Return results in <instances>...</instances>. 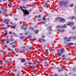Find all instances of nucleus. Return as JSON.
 I'll use <instances>...</instances> for the list:
<instances>
[{"label":"nucleus","mask_w":76,"mask_h":76,"mask_svg":"<svg viewBox=\"0 0 76 76\" xmlns=\"http://www.w3.org/2000/svg\"><path fill=\"white\" fill-rule=\"evenodd\" d=\"M28 64H29V65H31V64H32V63L31 62H29L28 63Z\"/></svg>","instance_id":"38"},{"label":"nucleus","mask_w":76,"mask_h":76,"mask_svg":"<svg viewBox=\"0 0 76 76\" xmlns=\"http://www.w3.org/2000/svg\"><path fill=\"white\" fill-rule=\"evenodd\" d=\"M68 3V1H61L59 3L60 6H64L65 7H67V4Z\"/></svg>","instance_id":"1"},{"label":"nucleus","mask_w":76,"mask_h":76,"mask_svg":"<svg viewBox=\"0 0 76 76\" xmlns=\"http://www.w3.org/2000/svg\"><path fill=\"white\" fill-rule=\"evenodd\" d=\"M13 35H15V32H13L12 33Z\"/></svg>","instance_id":"45"},{"label":"nucleus","mask_w":76,"mask_h":76,"mask_svg":"<svg viewBox=\"0 0 76 76\" xmlns=\"http://www.w3.org/2000/svg\"><path fill=\"white\" fill-rule=\"evenodd\" d=\"M12 48H15L16 47V46H15V45H13L12 46Z\"/></svg>","instance_id":"34"},{"label":"nucleus","mask_w":76,"mask_h":76,"mask_svg":"<svg viewBox=\"0 0 76 76\" xmlns=\"http://www.w3.org/2000/svg\"><path fill=\"white\" fill-rule=\"evenodd\" d=\"M27 64V63H24V66H25V65H26Z\"/></svg>","instance_id":"57"},{"label":"nucleus","mask_w":76,"mask_h":76,"mask_svg":"<svg viewBox=\"0 0 76 76\" xmlns=\"http://www.w3.org/2000/svg\"><path fill=\"white\" fill-rule=\"evenodd\" d=\"M1 28L2 30H6V28L4 27H1Z\"/></svg>","instance_id":"12"},{"label":"nucleus","mask_w":76,"mask_h":76,"mask_svg":"<svg viewBox=\"0 0 76 76\" xmlns=\"http://www.w3.org/2000/svg\"><path fill=\"white\" fill-rule=\"evenodd\" d=\"M46 54H48V51H46Z\"/></svg>","instance_id":"55"},{"label":"nucleus","mask_w":76,"mask_h":76,"mask_svg":"<svg viewBox=\"0 0 76 76\" xmlns=\"http://www.w3.org/2000/svg\"><path fill=\"white\" fill-rule=\"evenodd\" d=\"M28 34V33L26 32L25 33V35H27Z\"/></svg>","instance_id":"59"},{"label":"nucleus","mask_w":76,"mask_h":76,"mask_svg":"<svg viewBox=\"0 0 76 76\" xmlns=\"http://www.w3.org/2000/svg\"><path fill=\"white\" fill-rule=\"evenodd\" d=\"M6 42V44H9V40H8V39H7V40Z\"/></svg>","instance_id":"18"},{"label":"nucleus","mask_w":76,"mask_h":76,"mask_svg":"<svg viewBox=\"0 0 76 76\" xmlns=\"http://www.w3.org/2000/svg\"><path fill=\"white\" fill-rule=\"evenodd\" d=\"M3 55L4 56L5 55H6V53L5 52H4L3 53Z\"/></svg>","instance_id":"49"},{"label":"nucleus","mask_w":76,"mask_h":76,"mask_svg":"<svg viewBox=\"0 0 76 76\" xmlns=\"http://www.w3.org/2000/svg\"><path fill=\"white\" fill-rule=\"evenodd\" d=\"M61 22H65V19L62 18H61V19L60 20Z\"/></svg>","instance_id":"7"},{"label":"nucleus","mask_w":76,"mask_h":76,"mask_svg":"<svg viewBox=\"0 0 76 76\" xmlns=\"http://www.w3.org/2000/svg\"><path fill=\"white\" fill-rule=\"evenodd\" d=\"M9 3L10 6H12V2H9Z\"/></svg>","instance_id":"19"},{"label":"nucleus","mask_w":76,"mask_h":76,"mask_svg":"<svg viewBox=\"0 0 76 76\" xmlns=\"http://www.w3.org/2000/svg\"><path fill=\"white\" fill-rule=\"evenodd\" d=\"M49 34H51V32H50L49 33Z\"/></svg>","instance_id":"62"},{"label":"nucleus","mask_w":76,"mask_h":76,"mask_svg":"<svg viewBox=\"0 0 76 76\" xmlns=\"http://www.w3.org/2000/svg\"><path fill=\"white\" fill-rule=\"evenodd\" d=\"M47 3H46L44 5V7H46L47 6Z\"/></svg>","instance_id":"28"},{"label":"nucleus","mask_w":76,"mask_h":76,"mask_svg":"<svg viewBox=\"0 0 76 76\" xmlns=\"http://www.w3.org/2000/svg\"><path fill=\"white\" fill-rule=\"evenodd\" d=\"M64 49L63 48H62L61 49V51H60V52H58V54L59 56H61V54H63V53L64 52Z\"/></svg>","instance_id":"3"},{"label":"nucleus","mask_w":76,"mask_h":76,"mask_svg":"<svg viewBox=\"0 0 76 76\" xmlns=\"http://www.w3.org/2000/svg\"><path fill=\"white\" fill-rule=\"evenodd\" d=\"M43 63L45 65H46V64H47V62L45 61V62H44Z\"/></svg>","instance_id":"22"},{"label":"nucleus","mask_w":76,"mask_h":76,"mask_svg":"<svg viewBox=\"0 0 76 76\" xmlns=\"http://www.w3.org/2000/svg\"><path fill=\"white\" fill-rule=\"evenodd\" d=\"M46 23V22H42V23L43 24H45V23Z\"/></svg>","instance_id":"48"},{"label":"nucleus","mask_w":76,"mask_h":76,"mask_svg":"<svg viewBox=\"0 0 76 76\" xmlns=\"http://www.w3.org/2000/svg\"><path fill=\"white\" fill-rule=\"evenodd\" d=\"M67 39V37H64V40H65V41H66V40Z\"/></svg>","instance_id":"29"},{"label":"nucleus","mask_w":76,"mask_h":76,"mask_svg":"<svg viewBox=\"0 0 76 76\" xmlns=\"http://www.w3.org/2000/svg\"><path fill=\"white\" fill-rule=\"evenodd\" d=\"M42 41H43V42H45V40L44 39H42Z\"/></svg>","instance_id":"37"},{"label":"nucleus","mask_w":76,"mask_h":76,"mask_svg":"<svg viewBox=\"0 0 76 76\" xmlns=\"http://www.w3.org/2000/svg\"><path fill=\"white\" fill-rule=\"evenodd\" d=\"M34 32L35 34H38L39 32V30H36L34 31Z\"/></svg>","instance_id":"11"},{"label":"nucleus","mask_w":76,"mask_h":76,"mask_svg":"<svg viewBox=\"0 0 76 76\" xmlns=\"http://www.w3.org/2000/svg\"><path fill=\"white\" fill-rule=\"evenodd\" d=\"M25 46H23V47H22V48H25Z\"/></svg>","instance_id":"54"},{"label":"nucleus","mask_w":76,"mask_h":76,"mask_svg":"<svg viewBox=\"0 0 76 76\" xmlns=\"http://www.w3.org/2000/svg\"><path fill=\"white\" fill-rule=\"evenodd\" d=\"M28 38H31V36H28Z\"/></svg>","instance_id":"39"},{"label":"nucleus","mask_w":76,"mask_h":76,"mask_svg":"<svg viewBox=\"0 0 76 76\" xmlns=\"http://www.w3.org/2000/svg\"><path fill=\"white\" fill-rule=\"evenodd\" d=\"M74 24V23L73 22H69L67 24V25H73Z\"/></svg>","instance_id":"6"},{"label":"nucleus","mask_w":76,"mask_h":76,"mask_svg":"<svg viewBox=\"0 0 76 76\" xmlns=\"http://www.w3.org/2000/svg\"><path fill=\"white\" fill-rule=\"evenodd\" d=\"M23 38L24 37H20V39H23Z\"/></svg>","instance_id":"40"},{"label":"nucleus","mask_w":76,"mask_h":76,"mask_svg":"<svg viewBox=\"0 0 76 76\" xmlns=\"http://www.w3.org/2000/svg\"><path fill=\"white\" fill-rule=\"evenodd\" d=\"M20 10H23V13L25 14V15H29V12L28 11V10H24L22 9V7L20 6Z\"/></svg>","instance_id":"2"},{"label":"nucleus","mask_w":76,"mask_h":76,"mask_svg":"<svg viewBox=\"0 0 76 76\" xmlns=\"http://www.w3.org/2000/svg\"><path fill=\"white\" fill-rule=\"evenodd\" d=\"M29 29H32V30H33V28H32V27H30L29 28H28Z\"/></svg>","instance_id":"30"},{"label":"nucleus","mask_w":76,"mask_h":76,"mask_svg":"<svg viewBox=\"0 0 76 76\" xmlns=\"http://www.w3.org/2000/svg\"><path fill=\"white\" fill-rule=\"evenodd\" d=\"M46 17H45V15H44L43 18H42V20H44L45 19V18Z\"/></svg>","instance_id":"21"},{"label":"nucleus","mask_w":76,"mask_h":76,"mask_svg":"<svg viewBox=\"0 0 76 76\" xmlns=\"http://www.w3.org/2000/svg\"><path fill=\"white\" fill-rule=\"evenodd\" d=\"M22 8H23V9H26V7L25 6H23L22 7Z\"/></svg>","instance_id":"25"},{"label":"nucleus","mask_w":76,"mask_h":76,"mask_svg":"<svg viewBox=\"0 0 76 76\" xmlns=\"http://www.w3.org/2000/svg\"><path fill=\"white\" fill-rule=\"evenodd\" d=\"M70 7H73V4H72L70 5Z\"/></svg>","instance_id":"43"},{"label":"nucleus","mask_w":76,"mask_h":76,"mask_svg":"<svg viewBox=\"0 0 76 76\" xmlns=\"http://www.w3.org/2000/svg\"><path fill=\"white\" fill-rule=\"evenodd\" d=\"M15 44L14 42H13L12 43H11L10 44V45H12V44Z\"/></svg>","instance_id":"50"},{"label":"nucleus","mask_w":76,"mask_h":76,"mask_svg":"<svg viewBox=\"0 0 76 76\" xmlns=\"http://www.w3.org/2000/svg\"><path fill=\"white\" fill-rule=\"evenodd\" d=\"M66 27H67V26H66V24H64V26H61L62 28H66Z\"/></svg>","instance_id":"10"},{"label":"nucleus","mask_w":76,"mask_h":76,"mask_svg":"<svg viewBox=\"0 0 76 76\" xmlns=\"http://www.w3.org/2000/svg\"><path fill=\"white\" fill-rule=\"evenodd\" d=\"M55 50L54 49H52L50 51H54Z\"/></svg>","instance_id":"42"},{"label":"nucleus","mask_w":76,"mask_h":76,"mask_svg":"<svg viewBox=\"0 0 76 76\" xmlns=\"http://www.w3.org/2000/svg\"><path fill=\"white\" fill-rule=\"evenodd\" d=\"M66 41L67 42H68L69 41H70V39H68L66 40Z\"/></svg>","instance_id":"44"},{"label":"nucleus","mask_w":76,"mask_h":76,"mask_svg":"<svg viewBox=\"0 0 76 76\" xmlns=\"http://www.w3.org/2000/svg\"><path fill=\"white\" fill-rule=\"evenodd\" d=\"M61 19V18L57 17L56 18V20H60Z\"/></svg>","instance_id":"17"},{"label":"nucleus","mask_w":76,"mask_h":76,"mask_svg":"<svg viewBox=\"0 0 76 76\" xmlns=\"http://www.w3.org/2000/svg\"><path fill=\"white\" fill-rule=\"evenodd\" d=\"M24 29V31H25V30H26V29H27V27L26 26L24 28H23Z\"/></svg>","instance_id":"26"},{"label":"nucleus","mask_w":76,"mask_h":76,"mask_svg":"<svg viewBox=\"0 0 76 76\" xmlns=\"http://www.w3.org/2000/svg\"><path fill=\"white\" fill-rule=\"evenodd\" d=\"M76 27L75 26L73 27V28H72V29L73 30L74 29H76Z\"/></svg>","instance_id":"33"},{"label":"nucleus","mask_w":76,"mask_h":76,"mask_svg":"<svg viewBox=\"0 0 76 76\" xmlns=\"http://www.w3.org/2000/svg\"><path fill=\"white\" fill-rule=\"evenodd\" d=\"M3 22L4 23H5L7 25H9V22H10V20L8 19H5Z\"/></svg>","instance_id":"4"},{"label":"nucleus","mask_w":76,"mask_h":76,"mask_svg":"<svg viewBox=\"0 0 76 76\" xmlns=\"http://www.w3.org/2000/svg\"><path fill=\"white\" fill-rule=\"evenodd\" d=\"M25 58H23L21 61V62L22 63H23L25 62Z\"/></svg>","instance_id":"15"},{"label":"nucleus","mask_w":76,"mask_h":76,"mask_svg":"<svg viewBox=\"0 0 76 76\" xmlns=\"http://www.w3.org/2000/svg\"><path fill=\"white\" fill-rule=\"evenodd\" d=\"M21 29H23V27H21Z\"/></svg>","instance_id":"63"},{"label":"nucleus","mask_w":76,"mask_h":76,"mask_svg":"<svg viewBox=\"0 0 76 76\" xmlns=\"http://www.w3.org/2000/svg\"><path fill=\"white\" fill-rule=\"evenodd\" d=\"M67 42H64V44H67Z\"/></svg>","instance_id":"52"},{"label":"nucleus","mask_w":76,"mask_h":76,"mask_svg":"<svg viewBox=\"0 0 76 76\" xmlns=\"http://www.w3.org/2000/svg\"><path fill=\"white\" fill-rule=\"evenodd\" d=\"M14 56H16V53H14Z\"/></svg>","instance_id":"60"},{"label":"nucleus","mask_w":76,"mask_h":76,"mask_svg":"<svg viewBox=\"0 0 76 76\" xmlns=\"http://www.w3.org/2000/svg\"><path fill=\"white\" fill-rule=\"evenodd\" d=\"M16 52L17 53H18L19 52V49L17 50H16Z\"/></svg>","instance_id":"31"},{"label":"nucleus","mask_w":76,"mask_h":76,"mask_svg":"<svg viewBox=\"0 0 76 76\" xmlns=\"http://www.w3.org/2000/svg\"><path fill=\"white\" fill-rule=\"evenodd\" d=\"M48 28L49 29H50V31H52V27L50 26L49 27V28Z\"/></svg>","instance_id":"16"},{"label":"nucleus","mask_w":76,"mask_h":76,"mask_svg":"<svg viewBox=\"0 0 76 76\" xmlns=\"http://www.w3.org/2000/svg\"><path fill=\"white\" fill-rule=\"evenodd\" d=\"M62 57L63 58L65 57V55H63V56H62Z\"/></svg>","instance_id":"56"},{"label":"nucleus","mask_w":76,"mask_h":76,"mask_svg":"<svg viewBox=\"0 0 76 76\" xmlns=\"http://www.w3.org/2000/svg\"><path fill=\"white\" fill-rule=\"evenodd\" d=\"M57 31H59L61 32H64V31H65V30L64 29H61V30L60 29H57Z\"/></svg>","instance_id":"5"},{"label":"nucleus","mask_w":76,"mask_h":76,"mask_svg":"<svg viewBox=\"0 0 76 76\" xmlns=\"http://www.w3.org/2000/svg\"><path fill=\"white\" fill-rule=\"evenodd\" d=\"M7 33H4V35H5L6 36L7 35Z\"/></svg>","instance_id":"51"},{"label":"nucleus","mask_w":76,"mask_h":76,"mask_svg":"<svg viewBox=\"0 0 76 76\" xmlns=\"http://www.w3.org/2000/svg\"><path fill=\"white\" fill-rule=\"evenodd\" d=\"M8 51H11V49L10 48H8Z\"/></svg>","instance_id":"46"},{"label":"nucleus","mask_w":76,"mask_h":76,"mask_svg":"<svg viewBox=\"0 0 76 76\" xmlns=\"http://www.w3.org/2000/svg\"><path fill=\"white\" fill-rule=\"evenodd\" d=\"M54 76H57V74H55L54 75Z\"/></svg>","instance_id":"64"},{"label":"nucleus","mask_w":76,"mask_h":76,"mask_svg":"<svg viewBox=\"0 0 76 76\" xmlns=\"http://www.w3.org/2000/svg\"><path fill=\"white\" fill-rule=\"evenodd\" d=\"M38 18H41V15H39L38 16Z\"/></svg>","instance_id":"47"},{"label":"nucleus","mask_w":76,"mask_h":76,"mask_svg":"<svg viewBox=\"0 0 76 76\" xmlns=\"http://www.w3.org/2000/svg\"><path fill=\"white\" fill-rule=\"evenodd\" d=\"M56 27L57 28H61V26H58Z\"/></svg>","instance_id":"23"},{"label":"nucleus","mask_w":76,"mask_h":76,"mask_svg":"<svg viewBox=\"0 0 76 76\" xmlns=\"http://www.w3.org/2000/svg\"><path fill=\"white\" fill-rule=\"evenodd\" d=\"M35 67H36L35 65H33L32 66V68L33 69H35Z\"/></svg>","instance_id":"20"},{"label":"nucleus","mask_w":76,"mask_h":76,"mask_svg":"<svg viewBox=\"0 0 76 76\" xmlns=\"http://www.w3.org/2000/svg\"><path fill=\"white\" fill-rule=\"evenodd\" d=\"M73 39H76V36H74L73 37Z\"/></svg>","instance_id":"41"},{"label":"nucleus","mask_w":76,"mask_h":76,"mask_svg":"<svg viewBox=\"0 0 76 76\" xmlns=\"http://www.w3.org/2000/svg\"><path fill=\"white\" fill-rule=\"evenodd\" d=\"M20 71H18L17 74V76H20Z\"/></svg>","instance_id":"13"},{"label":"nucleus","mask_w":76,"mask_h":76,"mask_svg":"<svg viewBox=\"0 0 76 76\" xmlns=\"http://www.w3.org/2000/svg\"><path fill=\"white\" fill-rule=\"evenodd\" d=\"M5 41H6V40H3V42H5Z\"/></svg>","instance_id":"61"},{"label":"nucleus","mask_w":76,"mask_h":76,"mask_svg":"<svg viewBox=\"0 0 76 76\" xmlns=\"http://www.w3.org/2000/svg\"><path fill=\"white\" fill-rule=\"evenodd\" d=\"M1 10H4V7H2L1 8Z\"/></svg>","instance_id":"35"},{"label":"nucleus","mask_w":76,"mask_h":76,"mask_svg":"<svg viewBox=\"0 0 76 76\" xmlns=\"http://www.w3.org/2000/svg\"><path fill=\"white\" fill-rule=\"evenodd\" d=\"M6 13V12L5 11V12H3L2 14L3 15H5Z\"/></svg>","instance_id":"36"},{"label":"nucleus","mask_w":76,"mask_h":76,"mask_svg":"<svg viewBox=\"0 0 76 76\" xmlns=\"http://www.w3.org/2000/svg\"><path fill=\"white\" fill-rule=\"evenodd\" d=\"M10 28L11 29H12V28H13V29H15V26H13V25H11V26Z\"/></svg>","instance_id":"14"},{"label":"nucleus","mask_w":76,"mask_h":76,"mask_svg":"<svg viewBox=\"0 0 76 76\" xmlns=\"http://www.w3.org/2000/svg\"><path fill=\"white\" fill-rule=\"evenodd\" d=\"M13 41V39H10V41L12 42V41Z\"/></svg>","instance_id":"32"},{"label":"nucleus","mask_w":76,"mask_h":76,"mask_svg":"<svg viewBox=\"0 0 76 76\" xmlns=\"http://www.w3.org/2000/svg\"><path fill=\"white\" fill-rule=\"evenodd\" d=\"M63 60H66V58H65V57L63 58Z\"/></svg>","instance_id":"58"},{"label":"nucleus","mask_w":76,"mask_h":76,"mask_svg":"<svg viewBox=\"0 0 76 76\" xmlns=\"http://www.w3.org/2000/svg\"><path fill=\"white\" fill-rule=\"evenodd\" d=\"M38 63V61H37L34 62V64H37V63Z\"/></svg>","instance_id":"24"},{"label":"nucleus","mask_w":76,"mask_h":76,"mask_svg":"<svg viewBox=\"0 0 76 76\" xmlns=\"http://www.w3.org/2000/svg\"><path fill=\"white\" fill-rule=\"evenodd\" d=\"M10 63H11V64H13V62L11 61H10Z\"/></svg>","instance_id":"53"},{"label":"nucleus","mask_w":76,"mask_h":76,"mask_svg":"<svg viewBox=\"0 0 76 76\" xmlns=\"http://www.w3.org/2000/svg\"><path fill=\"white\" fill-rule=\"evenodd\" d=\"M12 72H16L18 71V69H12Z\"/></svg>","instance_id":"8"},{"label":"nucleus","mask_w":76,"mask_h":76,"mask_svg":"<svg viewBox=\"0 0 76 76\" xmlns=\"http://www.w3.org/2000/svg\"><path fill=\"white\" fill-rule=\"evenodd\" d=\"M67 44V45H74V44H73V43L72 42L68 43Z\"/></svg>","instance_id":"9"},{"label":"nucleus","mask_w":76,"mask_h":76,"mask_svg":"<svg viewBox=\"0 0 76 76\" xmlns=\"http://www.w3.org/2000/svg\"><path fill=\"white\" fill-rule=\"evenodd\" d=\"M73 71H76V67L74 68L73 69Z\"/></svg>","instance_id":"27"}]
</instances>
